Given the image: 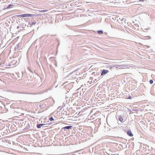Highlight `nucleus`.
I'll return each instance as SVG.
<instances>
[{
  "label": "nucleus",
  "mask_w": 155,
  "mask_h": 155,
  "mask_svg": "<svg viewBox=\"0 0 155 155\" xmlns=\"http://www.w3.org/2000/svg\"><path fill=\"white\" fill-rule=\"evenodd\" d=\"M127 65L126 64H122V65H117L114 66V67H115L116 68H122L124 67H127Z\"/></svg>",
  "instance_id": "nucleus-1"
},
{
  "label": "nucleus",
  "mask_w": 155,
  "mask_h": 155,
  "mask_svg": "<svg viewBox=\"0 0 155 155\" xmlns=\"http://www.w3.org/2000/svg\"><path fill=\"white\" fill-rule=\"evenodd\" d=\"M35 15L31 14H22L19 15V16L23 17H31L33 16V15Z\"/></svg>",
  "instance_id": "nucleus-2"
},
{
  "label": "nucleus",
  "mask_w": 155,
  "mask_h": 155,
  "mask_svg": "<svg viewBox=\"0 0 155 155\" xmlns=\"http://www.w3.org/2000/svg\"><path fill=\"white\" fill-rule=\"evenodd\" d=\"M109 71L106 70H103L101 74V75L102 76L104 74H105L109 72Z\"/></svg>",
  "instance_id": "nucleus-3"
},
{
  "label": "nucleus",
  "mask_w": 155,
  "mask_h": 155,
  "mask_svg": "<svg viewBox=\"0 0 155 155\" xmlns=\"http://www.w3.org/2000/svg\"><path fill=\"white\" fill-rule=\"evenodd\" d=\"M73 127L71 126H67L63 127L62 129H71Z\"/></svg>",
  "instance_id": "nucleus-4"
},
{
  "label": "nucleus",
  "mask_w": 155,
  "mask_h": 155,
  "mask_svg": "<svg viewBox=\"0 0 155 155\" xmlns=\"http://www.w3.org/2000/svg\"><path fill=\"white\" fill-rule=\"evenodd\" d=\"M118 119L121 122H124V120L123 118L121 116H119L118 117Z\"/></svg>",
  "instance_id": "nucleus-5"
},
{
  "label": "nucleus",
  "mask_w": 155,
  "mask_h": 155,
  "mask_svg": "<svg viewBox=\"0 0 155 155\" xmlns=\"http://www.w3.org/2000/svg\"><path fill=\"white\" fill-rule=\"evenodd\" d=\"M127 134L130 137H132L133 136V135L130 130H128L127 131Z\"/></svg>",
  "instance_id": "nucleus-6"
},
{
  "label": "nucleus",
  "mask_w": 155,
  "mask_h": 155,
  "mask_svg": "<svg viewBox=\"0 0 155 155\" xmlns=\"http://www.w3.org/2000/svg\"><path fill=\"white\" fill-rule=\"evenodd\" d=\"M45 124H38L37 125V127L38 128H40L41 127V126H42Z\"/></svg>",
  "instance_id": "nucleus-7"
},
{
  "label": "nucleus",
  "mask_w": 155,
  "mask_h": 155,
  "mask_svg": "<svg viewBox=\"0 0 155 155\" xmlns=\"http://www.w3.org/2000/svg\"><path fill=\"white\" fill-rule=\"evenodd\" d=\"M14 6V5H12V4L10 5H8V6L7 7H6L5 9H8L9 8H12Z\"/></svg>",
  "instance_id": "nucleus-8"
},
{
  "label": "nucleus",
  "mask_w": 155,
  "mask_h": 155,
  "mask_svg": "<svg viewBox=\"0 0 155 155\" xmlns=\"http://www.w3.org/2000/svg\"><path fill=\"white\" fill-rule=\"evenodd\" d=\"M97 32L100 35L102 34L103 33V32L102 30L98 31H97Z\"/></svg>",
  "instance_id": "nucleus-9"
},
{
  "label": "nucleus",
  "mask_w": 155,
  "mask_h": 155,
  "mask_svg": "<svg viewBox=\"0 0 155 155\" xmlns=\"http://www.w3.org/2000/svg\"><path fill=\"white\" fill-rule=\"evenodd\" d=\"M40 12H46L48 11V10H43L41 11H39Z\"/></svg>",
  "instance_id": "nucleus-10"
},
{
  "label": "nucleus",
  "mask_w": 155,
  "mask_h": 155,
  "mask_svg": "<svg viewBox=\"0 0 155 155\" xmlns=\"http://www.w3.org/2000/svg\"><path fill=\"white\" fill-rule=\"evenodd\" d=\"M49 120L50 121H53L54 118H53V117H51L49 118Z\"/></svg>",
  "instance_id": "nucleus-11"
},
{
  "label": "nucleus",
  "mask_w": 155,
  "mask_h": 155,
  "mask_svg": "<svg viewBox=\"0 0 155 155\" xmlns=\"http://www.w3.org/2000/svg\"><path fill=\"white\" fill-rule=\"evenodd\" d=\"M36 23V21H35V22H32L31 23V25H35Z\"/></svg>",
  "instance_id": "nucleus-12"
},
{
  "label": "nucleus",
  "mask_w": 155,
  "mask_h": 155,
  "mask_svg": "<svg viewBox=\"0 0 155 155\" xmlns=\"http://www.w3.org/2000/svg\"><path fill=\"white\" fill-rule=\"evenodd\" d=\"M30 128V126L28 125V126H26L25 128V129H29Z\"/></svg>",
  "instance_id": "nucleus-13"
},
{
  "label": "nucleus",
  "mask_w": 155,
  "mask_h": 155,
  "mask_svg": "<svg viewBox=\"0 0 155 155\" xmlns=\"http://www.w3.org/2000/svg\"><path fill=\"white\" fill-rule=\"evenodd\" d=\"M150 84H152L153 83V81L152 80H150Z\"/></svg>",
  "instance_id": "nucleus-14"
},
{
  "label": "nucleus",
  "mask_w": 155,
  "mask_h": 155,
  "mask_svg": "<svg viewBox=\"0 0 155 155\" xmlns=\"http://www.w3.org/2000/svg\"><path fill=\"white\" fill-rule=\"evenodd\" d=\"M132 97H131V96H129V97L127 98V99H132Z\"/></svg>",
  "instance_id": "nucleus-15"
},
{
  "label": "nucleus",
  "mask_w": 155,
  "mask_h": 155,
  "mask_svg": "<svg viewBox=\"0 0 155 155\" xmlns=\"http://www.w3.org/2000/svg\"><path fill=\"white\" fill-rule=\"evenodd\" d=\"M19 28V26H18L17 27V28L18 29V28Z\"/></svg>",
  "instance_id": "nucleus-16"
},
{
  "label": "nucleus",
  "mask_w": 155,
  "mask_h": 155,
  "mask_svg": "<svg viewBox=\"0 0 155 155\" xmlns=\"http://www.w3.org/2000/svg\"><path fill=\"white\" fill-rule=\"evenodd\" d=\"M1 10H0V12H1Z\"/></svg>",
  "instance_id": "nucleus-17"
},
{
  "label": "nucleus",
  "mask_w": 155,
  "mask_h": 155,
  "mask_svg": "<svg viewBox=\"0 0 155 155\" xmlns=\"http://www.w3.org/2000/svg\"><path fill=\"white\" fill-rule=\"evenodd\" d=\"M40 15L39 14H38V15Z\"/></svg>",
  "instance_id": "nucleus-18"
}]
</instances>
